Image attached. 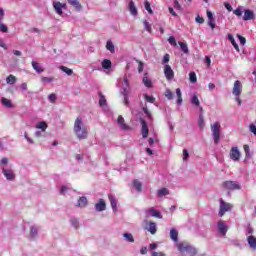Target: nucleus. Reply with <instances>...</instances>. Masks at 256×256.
Listing matches in <instances>:
<instances>
[{
	"label": "nucleus",
	"instance_id": "obj_24",
	"mask_svg": "<svg viewBox=\"0 0 256 256\" xmlns=\"http://www.w3.org/2000/svg\"><path fill=\"white\" fill-rule=\"evenodd\" d=\"M176 96H177V102H176L177 105H178V106L183 105V94H182L180 88H177V89H176Z\"/></svg>",
	"mask_w": 256,
	"mask_h": 256
},
{
	"label": "nucleus",
	"instance_id": "obj_30",
	"mask_svg": "<svg viewBox=\"0 0 256 256\" xmlns=\"http://www.w3.org/2000/svg\"><path fill=\"white\" fill-rule=\"evenodd\" d=\"M142 83L145 85V87H148L150 89V87H153V83L151 82V79H149V77H147V74L144 75L143 79H142Z\"/></svg>",
	"mask_w": 256,
	"mask_h": 256
},
{
	"label": "nucleus",
	"instance_id": "obj_46",
	"mask_svg": "<svg viewBox=\"0 0 256 256\" xmlns=\"http://www.w3.org/2000/svg\"><path fill=\"white\" fill-rule=\"evenodd\" d=\"M253 226H251L250 224L246 227V233L245 235L248 236V237H251L253 236Z\"/></svg>",
	"mask_w": 256,
	"mask_h": 256
},
{
	"label": "nucleus",
	"instance_id": "obj_14",
	"mask_svg": "<svg viewBox=\"0 0 256 256\" xmlns=\"http://www.w3.org/2000/svg\"><path fill=\"white\" fill-rule=\"evenodd\" d=\"M2 173L7 181H15V171L12 169L2 168Z\"/></svg>",
	"mask_w": 256,
	"mask_h": 256
},
{
	"label": "nucleus",
	"instance_id": "obj_54",
	"mask_svg": "<svg viewBox=\"0 0 256 256\" xmlns=\"http://www.w3.org/2000/svg\"><path fill=\"white\" fill-rule=\"evenodd\" d=\"M48 99L50 101V103H55L57 101V95H55L54 93L50 94L48 96Z\"/></svg>",
	"mask_w": 256,
	"mask_h": 256
},
{
	"label": "nucleus",
	"instance_id": "obj_50",
	"mask_svg": "<svg viewBox=\"0 0 256 256\" xmlns=\"http://www.w3.org/2000/svg\"><path fill=\"white\" fill-rule=\"evenodd\" d=\"M142 111H143V113L146 114V117H148V119L153 118V116L151 115V112L149 111V108H147V105L142 108Z\"/></svg>",
	"mask_w": 256,
	"mask_h": 256
},
{
	"label": "nucleus",
	"instance_id": "obj_9",
	"mask_svg": "<svg viewBox=\"0 0 256 256\" xmlns=\"http://www.w3.org/2000/svg\"><path fill=\"white\" fill-rule=\"evenodd\" d=\"M241 93H243V84H241V81L236 80L234 82L232 94L234 95V97H241Z\"/></svg>",
	"mask_w": 256,
	"mask_h": 256
},
{
	"label": "nucleus",
	"instance_id": "obj_48",
	"mask_svg": "<svg viewBox=\"0 0 256 256\" xmlns=\"http://www.w3.org/2000/svg\"><path fill=\"white\" fill-rule=\"evenodd\" d=\"M143 24L145 31H147L148 33H152L153 30L151 29V24L149 23V21L145 20Z\"/></svg>",
	"mask_w": 256,
	"mask_h": 256
},
{
	"label": "nucleus",
	"instance_id": "obj_56",
	"mask_svg": "<svg viewBox=\"0 0 256 256\" xmlns=\"http://www.w3.org/2000/svg\"><path fill=\"white\" fill-rule=\"evenodd\" d=\"M195 21H196V23H199L200 25H203V23H205V19H203V17H201L199 15L195 18Z\"/></svg>",
	"mask_w": 256,
	"mask_h": 256
},
{
	"label": "nucleus",
	"instance_id": "obj_52",
	"mask_svg": "<svg viewBox=\"0 0 256 256\" xmlns=\"http://www.w3.org/2000/svg\"><path fill=\"white\" fill-rule=\"evenodd\" d=\"M0 31L2 33H7L9 31V28L7 27V25L3 24V22L0 21Z\"/></svg>",
	"mask_w": 256,
	"mask_h": 256
},
{
	"label": "nucleus",
	"instance_id": "obj_45",
	"mask_svg": "<svg viewBox=\"0 0 256 256\" xmlns=\"http://www.w3.org/2000/svg\"><path fill=\"white\" fill-rule=\"evenodd\" d=\"M102 67L103 69H111V60H103L102 61Z\"/></svg>",
	"mask_w": 256,
	"mask_h": 256
},
{
	"label": "nucleus",
	"instance_id": "obj_36",
	"mask_svg": "<svg viewBox=\"0 0 256 256\" xmlns=\"http://www.w3.org/2000/svg\"><path fill=\"white\" fill-rule=\"evenodd\" d=\"M36 129H41V131L47 130V122L41 121L36 124Z\"/></svg>",
	"mask_w": 256,
	"mask_h": 256
},
{
	"label": "nucleus",
	"instance_id": "obj_40",
	"mask_svg": "<svg viewBox=\"0 0 256 256\" xmlns=\"http://www.w3.org/2000/svg\"><path fill=\"white\" fill-rule=\"evenodd\" d=\"M99 97H100V100H99L100 107H105V105H107V99H105V96L101 92L99 93Z\"/></svg>",
	"mask_w": 256,
	"mask_h": 256
},
{
	"label": "nucleus",
	"instance_id": "obj_1",
	"mask_svg": "<svg viewBox=\"0 0 256 256\" xmlns=\"http://www.w3.org/2000/svg\"><path fill=\"white\" fill-rule=\"evenodd\" d=\"M74 133L80 141H83V139H87L89 135V129L85 125V122H83V119L81 117L76 118L74 122Z\"/></svg>",
	"mask_w": 256,
	"mask_h": 256
},
{
	"label": "nucleus",
	"instance_id": "obj_51",
	"mask_svg": "<svg viewBox=\"0 0 256 256\" xmlns=\"http://www.w3.org/2000/svg\"><path fill=\"white\" fill-rule=\"evenodd\" d=\"M41 81H42V83H53V81H55V79L53 77H45V76H43L41 78Z\"/></svg>",
	"mask_w": 256,
	"mask_h": 256
},
{
	"label": "nucleus",
	"instance_id": "obj_28",
	"mask_svg": "<svg viewBox=\"0 0 256 256\" xmlns=\"http://www.w3.org/2000/svg\"><path fill=\"white\" fill-rule=\"evenodd\" d=\"M129 11L131 15L137 16V7L135 6V2H133V0L129 2Z\"/></svg>",
	"mask_w": 256,
	"mask_h": 256
},
{
	"label": "nucleus",
	"instance_id": "obj_4",
	"mask_svg": "<svg viewBox=\"0 0 256 256\" xmlns=\"http://www.w3.org/2000/svg\"><path fill=\"white\" fill-rule=\"evenodd\" d=\"M211 131L215 145H219V141H221V124L219 122L213 123L211 125Z\"/></svg>",
	"mask_w": 256,
	"mask_h": 256
},
{
	"label": "nucleus",
	"instance_id": "obj_15",
	"mask_svg": "<svg viewBox=\"0 0 256 256\" xmlns=\"http://www.w3.org/2000/svg\"><path fill=\"white\" fill-rule=\"evenodd\" d=\"M107 209V204L105 200L99 199V202L95 204V210L101 213V211H105Z\"/></svg>",
	"mask_w": 256,
	"mask_h": 256
},
{
	"label": "nucleus",
	"instance_id": "obj_10",
	"mask_svg": "<svg viewBox=\"0 0 256 256\" xmlns=\"http://www.w3.org/2000/svg\"><path fill=\"white\" fill-rule=\"evenodd\" d=\"M146 217H156V219H163L161 212H159L154 207H151L145 211Z\"/></svg>",
	"mask_w": 256,
	"mask_h": 256
},
{
	"label": "nucleus",
	"instance_id": "obj_49",
	"mask_svg": "<svg viewBox=\"0 0 256 256\" xmlns=\"http://www.w3.org/2000/svg\"><path fill=\"white\" fill-rule=\"evenodd\" d=\"M189 79L191 83H197V74H195V72H190Z\"/></svg>",
	"mask_w": 256,
	"mask_h": 256
},
{
	"label": "nucleus",
	"instance_id": "obj_13",
	"mask_svg": "<svg viewBox=\"0 0 256 256\" xmlns=\"http://www.w3.org/2000/svg\"><path fill=\"white\" fill-rule=\"evenodd\" d=\"M230 159L232 161H240L241 159V152L239 151V148L232 147L230 150Z\"/></svg>",
	"mask_w": 256,
	"mask_h": 256
},
{
	"label": "nucleus",
	"instance_id": "obj_20",
	"mask_svg": "<svg viewBox=\"0 0 256 256\" xmlns=\"http://www.w3.org/2000/svg\"><path fill=\"white\" fill-rule=\"evenodd\" d=\"M88 204V200L87 197L82 196L79 198L76 207H81V208H85V206Z\"/></svg>",
	"mask_w": 256,
	"mask_h": 256
},
{
	"label": "nucleus",
	"instance_id": "obj_16",
	"mask_svg": "<svg viewBox=\"0 0 256 256\" xmlns=\"http://www.w3.org/2000/svg\"><path fill=\"white\" fill-rule=\"evenodd\" d=\"M117 123L122 131H129L130 127L125 123V119L123 118V116L118 117Z\"/></svg>",
	"mask_w": 256,
	"mask_h": 256
},
{
	"label": "nucleus",
	"instance_id": "obj_42",
	"mask_svg": "<svg viewBox=\"0 0 256 256\" xmlns=\"http://www.w3.org/2000/svg\"><path fill=\"white\" fill-rule=\"evenodd\" d=\"M37 235H38L37 227L31 226V229H30V237H31L32 239H35V237H37Z\"/></svg>",
	"mask_w": 256,
	"mask_h": 256
},
{
	"label": "nucleus",
	"instance_id": "obj_35",
	"mask_svg": "<svg viewBox=\"0 0 256 256\" xmlns=\"http://www.w3.org/2000/svg\"><path fill=\"white\" fill-rule=\"evenodd\" d=\"M123 237L128 243H135V238H133V234L131 233H124Z\"/></svg>",
	"mask_w": 256,
	"mask_h": 256
},
{
	"label": "nucleus",
	"instance_id": "obj_44",
	"mask_svg": "<svg viewBox=\"0 0 256 256\" xmlns=\"http://www.w3.org/2000/svg\"><path fill=\"white\" fill-rule=\"evenodd\" d=\"M70 223L74 229H79V219L71 218Z\"/></svg>",
	"mask_w": 256,
	"mask_h": 256
},
{
	"label": "nucleus",
	"instance_id": "obj_38",
	"mask_svg": "<svg viewBox=\"0 0 256 256\" xmlns=\"http://www.w3.org/2000/svg\"><path fill=\"white\" fill-rule=\"evenodd\" d=\"M164 95H165L166 99H168V101H171V100H173V98H174L173 92H172L171 89H169V88H167V89L165 90Z\"/></svg>",
	"mask_w": 256,
	"mask_h": 256
},
{
	"label": "nucleus",
	"instance_id": "obj_22",
	"mask_svg": "<svg viewBox=\"0 0 256 256\" xmlns=\"http://www.w3.org/2000/svg\"><path fill=\"white\" fill-rule=\"evenodd\" d=\"M147 231H149L151 235H155L157 233V224L155 222H150Z\"/></svg>",
	"mask_w": 256,
	"mask_h": 256
},
{
	"label": "nucleus",
	"instance_id": "obj_8",
	"mask_svg": "<svg viewBox=\"0 0 256 256\" xmlns=\"http://www.w3.org/2000/svg\"><path fill=\"white\" fill-rule=\"evenodd\" d=\"M219 201H220V210L218 215L219 217H223V215H225L227 211H231V209H233V205L231 203H227L223 201V198H220Z\"/></svg>",
	"mask_w": 256,
	"mask_h": 256
},
{
	"label": "nucleus",
	"instance_id": "obj_39",
	"mask_svg": "<svg viewBox=\"0 0 256 256\" xmlns=\"http://www.w3.org/2000/svg\"><path fill=\"white\" fill-rule=\"evenodd\" d=\"M198 127H200V129H204L205 127V118L202 114L198 117Z\"/></svg>",
	"mask_w": 256,
	"mask_h": 256
},
{
	"label": "nucleus",
	"instance_id": "obj_17",
	"mask_svg": "<svg viewBox=\"0 0 256 256\" xmlns=\"http://www.w3.org/2000/svg\"><path fill=\"white\" fill-rule=\"evenodd\" d=\"M247 243H248L250 249H252V251H256V237L255 236H248Z\"/></svg>",
	"mask_w": 256,
	"mask_h": 256
},
{
	"label": "nucleus",
	"instance_id": "obj_34",
	"mask_svg": "<svg viewBox=\"0 0 256 256\" xmlns=\"http://www.w3.org/2000/svg\"><path fill=\"white\" fill-rule=\"evenodd\" d=\"M106 49L107 51H110V53H115V45L111 40H108L106 43Z\"/></svg>",
	"mask_w": 256,
	"mask_h": 256
},
{
	"label": "nucleus",
	"instance_id": "obj_5",
	"mask_svg": "<svg viewBox=\"0 0 256 256\" xmlns=\"http://www.w3.org/2000/svg\"><path fill=\"white\" fill-rule=\"evenodd\" d=\"M129 80L127 79V77H124V86L121 89V94L124 97V105H126V107H129Z\"/></svg>",
	"mask_w": 256,
	"mask_h": 256
},
{
	"label": "nucleus",
	"instance_id": "obj_3",
	"mask_svg": "<svg viewBox=\"0 0 256 256\" xmlns=\"http://www.w3.org/2000/svg\"><path fill=\"white\" fill-rule=\"evenodd\" d=\"M177 249L180 253H187L190 256H195L198 253L195 246L189 245V244H187V242L178 243Z\"/></svg>",
	"mask_w": 256,
	"mask_h": 256
},
{
	"label": "nucleus",
	"instance_id": "obj_23",
	"mask_svg": "<svg viewBox=\"0 0 256 256\" xmlns=\"http://www.w3.org/2000/svg\"><path fill=\"white\" fill-rule=\"evenodd\" d=\"M132 185L138 193H141V191H143V183H141V181L133 180Z\"/></svg>",
	"mask_w": 256,
	"mask_h": 256
},
{
	"label": "nucleus",
	"instance_id": "obj_41",
	"mask_svg": "<svg viewBox=\"0 0 256 256\" xmlns=\"http://www.w3.org/2000/svg\"><path fill=\"white\" fill-rule=\"evenodd\" d=\"M60 69L63 73H66V75H73V70L71 68H67V66H60Z\"/></svg>",
	"mask_w": 256,
	"mask_h": 256
},
{
	"label": "nucleus",
	"instance_id": "obj_29",
	"mask_svg": "<svg viewBox=\"0 0 256 256\" xmlns=\"http://www.w3.org/2000/svg\"><path fill=\"white\" fill-rule=\"evenodd\" d=\"M1 103H2V105H3L4 107H7L8 109H11V108L13 107V103L11 102V100H9V99H7V98H5V97H3V98L1 99Z\"/></svg>",
	"mask_w": 256,
	"mask_h": 256
},
{
	"label": "nucleus",
	"instance_id": "obj_26",
	"mask_svg": "<svg viewBox=\"0 0 256 256\" xmlns=\"http://www.w3.org/2000/svg\"><path fill=\"white\" fill-rule=\"evenodd\" d=\"M190 103L194 105V107H199L201 105V101H199V97L197 95H192L190 98Z\"/></svg>",
	"mask_w": 256,
	"mask_h": 256
},
{
	"label": "nucleus",
	"instance_id": "obj_7",
	"mask_svg": "<svg viewBox=\"0 0 256 256\" xmlns=\"http://www.w3.org/2000/svg\"><path fill=\"white\" fill-rule=\"evenodd\" d=\"M53 9L60 17L63 15V10L67 11V3H61L59 1L52 2Z\"/></svg>",
	"mask_w": 256,
	"mask_h": 256
},
{
	"label": "nucleus",
	"instance_id": "obj_33",
	"mask_svg": "<svg viewBox=\"0 0 256 256\" xmlns=\"http://www.w3.org/2000/svg\"><path fill=\"white\" fill-rule=\"evenodd\" d=\"M169 195V189L167 188H161L157 191V197H165Z\"/></svg>",
	"mask_w": 256,
	"mask_h": 256
},
{
	"label": "nucleus",
	"instance_id": "obj_57",
	"mask_svg": "<svg viewBox=\"0 0 256 256\" xmlns=\"http://www.w3.org/2000/svg\"><path fill=\"white\" fill-rule=\"evenodd\" d=\"M170 56L169 54H165L162 60L163 65H167L169 63Z\"/></svg>",
	"mask_w": 256,
	"mask_h": 256
},
{
	"label": "nucleus",
	"instance_id": "obj_32",
	"mask_svg": "<svg viewBox=\"0 0 256 256\" xmlns=\"http://www.w3.org/2000/svg\"><path fill=\"white\" fill-rule=\"evenodd\" d=\"M6 83L7 85H15V83H17V77L13 76L12 74H10L7 78H6Z\"/></svg>",
	"mask_w": 256,
	"mask_h": 256
},
{
	"label": "nucleus",
	"instance_id": "obj_21",
	"mask_svg": "<svg viewBox=\"0 0 256 256\" xmlns=\"http://www.w3.org/2000/svg\"><path fill=\"white\" fill-rule=\"evenodd\" d=\"M170 237H171L172 241L177 243V241H179V232H177V230L175 228H172L170 230Z\"/></svg>",
	"mask_w": 256,
	"mask_h": 256
},
{
	"label": "nucleus",
	"instance_id": "obj_58",
	"mask_svg": "<svg viewBox=\"0 0 256 256\" xmlns=\"http://www.w3.org/2000/svg\"><path fill=\"white\" fill-rule=\"evenodd\" d=\"M189 159V151L187 149L183 150V161H187Z\"/></svg>",
	"mask_w": 256,
	"mask_h": 256
},
{
	"label": "nucleus",
	"instance_id": "obj_55",
	"mask_svg": "<svg viewBox=\"0 0 256 256\" xmlns=\"http://www.w3.org/2000/svg\"><path fill=\"white\" fill-rule=\"evenodd\" d=\"M230 243L234 247H240L241 246V242H239V240H237V239L231 240Z\"/></svg>",
	"mask_w": 256,
	"mask_h": 256
},
{
	"label": "nucleus",
	"instance_id": "obj_61",
	"mask_svg": "<svg viewBox=\"0 0 256 256\" xmlns=\"http://www.w3.org/2000/svg\"><path fill=\"white\" fill-rule=\"evenodd\" d=\"M151 256H165V253L152 251V252H151Z\"/></svg>",
	"mask_w": 256,
	"mask_h": 256
},
{
	"label": "nucleus",
	"instance_id": "obj_53",
	"mask_svg": "<svg viewBox=\"0 0 256 256\" xmlns=\"http://www.w3.org/2000/svg\"><path fill=\"white\" fill-rule=\"evenodd\" d=\"M168 43H169L170 45H173L174 47H177V40H175V38H174L173 36H170V37L168 38Z\"/></svg>",
	"mask_w": 256,
	"mask_h": 256
},
{
	"label": "nucleus",
	"instance_id": "obj_2",
	"mask_svg": "<svg viewBox=\"0 0 256 256\" xmlns=\"http://www.w3.org/2000/svg\"><path fill=\"white\" fill-rule=\"evenodd\" d=\"M243 13V21H253V19H255V13L253 12V10H245L243 6H238L237 9L233 11V14L236 15V17H242Z\"/></svg>",
	"mask_w": 256,
	"mask_h": 256
},
{
	"label": "nucleus",
	"instance_id": "obj_59",
	"mask_svg": "<svg viewBox=\"0 0 256 256\" xmlns=\"http://www.w3.org/2000/svg\"><path fill=\"white\" fill-rule=\"evenodd\" d=\"M244 151H245L246 157H251V152L249 150V145H244Z\"/></svg>",
	"mask_w": 256,
	"mask_h": 256
},
{
	"label": "nucleus",
	"instance_id": "obj_31",
	"mask_svg": "<svg viewBox=\"0 0 256 256\" xmlns=\"http://www.w3.org/2000/svg\"><path fill=\"white\" fill-rule=\"evenodd\" d=\"M178 45H180L181 51L184 52L185 55H188V53H189V46H187V43H185V42H178Z\"/></svg>",
	"mask_w": 256,
	"mask_h": 256
},
{
	"label": "nucleus",
	"instance_id": "obj_63",
	"mask_svg": "<svg viewBox=\"0 0 256 256\" xmlns=\"http://www.w3.org/2000/svg\"><path fill=\"white\" fill-rule=\"evenodd\" d=\"M174 9L181 10V4H179L178 0H174Z\"/></svg>",
	"mask_w": 256,
	"mask_h": 256
},
{
	"label": "nucleus",
	"instance_id": "obj_12",
	"mask_svg": "<svg viewBox=\"0 0 256 256\" xmlns=\"http://www.w3.org/2000/svg\"><path fill=\"white\" fill-rule=\"evenodd\" d=\"M164 75L168 81H172V79L175 77V72L169 64L164 66Z\"/></svg>",
	"mask_w": 256,
	"mask_h": 256
},
{
	"label": "nucleus",
	"instance_id": "obj_60",
	"mask_svg": "<svg viewBox=\"0 0 256 256\" xmlns=\"http://www.w3.org/2000/svg\"><path fill=\"white\" fill-rule=\"evenodd\" d=\"M24 138L26 139V141H28L31 145H33L34 141L33 139H31L29 137V134H27V132H24Z\"/></svg>",
	"mask_w": 256,
	"mask_h": 256
},
{
	"label": "nucleus",
	"instance_id": "obj_64",
	"mask_svg": "<svg viewBox=\"0 0 256 256\" xmlns=\"http://www.w3.org/2000/svg\"><path fill=\"white\" fill-rule=\"evenodd\" d=\"M207 17H208V21H213V13L209 10H207Z\"/></svg>",
	"mask_w": 256,
	"mask_h": 256
},
{
	"label": "nucleus",
	"instance_id": "obj_19",
	"mask_svg": "<svg viewBox=\"0 0 256 256\" xmlns=\"http://www.w3.org/2000/svg\"><path fill=\"white\" fill-rule=\"evenodd\" d=\"M142 137L143 139H147V137H149V128L147 127V122H145V120L142 121Z\"/></svg>",
	"mask_w": 256,
	"mask_h": 256
},
{
	"label": "nucleus",
	"instance_id": "obj_47",
	"mask_svg": "<svg viewBox=\"0 0 256 256\" xmlns=\"http://www.w3.org/2000/svg\"><path fill=\"white\" fill-rule=\"evenodd\" d=\"M143 97L147 103H155V97L149 96L148 94H143Z\"/></svg>",
	"mask_w": 256,
	"mask_h": 256
},
{
	"label": "nucleus",
	"instance_id": "obj_62",
	"mask_svg": "<svg viewBox=\"0 0 256 256\" xmlns=\"http://www.w3.org/2000/svg\"><path fill=\"white\" fill-rule=\"evenodd\" d=\"M249 129H250L251 133L256 135V126H255V124H250Z\"/></svg>",
	"mask_w": 256,
	"mask_h": 256
},
{
	"label": "nucleus",
	"instance_id": "obj_18",
	"mask_svg": "<svg viewBox=\"0 0 256 256\" xmlns=\"http://www.w3.org/2000/svg\"><path fill=\"white\" fill-rule=\"evenodd\" d=\"M108 199L110 201L112 211L114 213H117V200L115 199V196H113V194H110L108 195Z\"/></svg>",
	"mask_w": 256,
	"mask_h": 256
},
{
	"label": "nucleus",
	"instance_id": "obj_11",
	"mask_svg": "<svg viewBox=\"0 0 256 256\" xmlns=\"http://www.w3.org/2000/svg\"><path fill=\"white\" fill-rule=\"evenodd\" d=\"M217 229L218 233H220L222 237H225V235H227V231H229V226H227V223H225V221H219L217 223Z\"/></svg>",
	"mask_w": 256,
	"mask_h": 256
},
{
	"label": "nucleus",
	"instance_id": "obj_6",
	"mask_svg": "<svg viewBox=\"0 0 256 256\" xmlns=\"http://www.w3.org/2000/svg\"><path fill=\"white\" fill-rule=\"evenodd\" d=\"M222 187H224V189H227L228 191L241 190V184H239L237 181H231V180L223 182Z\"/></svg>",
	"mask_w": 256,
	"mask_h": 256
},
{
	"label": "nucleus",
	"instance_id": "obj_25",
	"mask_svg": "<svg viewBox=\"0 0 256 256\" xmlns=\"http://www.w3.org/2000/svg\"><path fill=\"white\" fill-rule=\"evenodd\" d=\"M69 5H72V7H75L76 11H81L82 6L79 0H68Z\"/></svg>",
	"mask_w": 256,
	"mask_h": 256
},
{
	"label": "nucleus",
	"instance_id": "obj_37",
	"mask_svg": "<svg viewBox=\"0 0 256 256\" xmlns=\"http://www.w3.org/2000/svg\"><path fill=\"white\" fill-rule=\"evenodd\" d=\"M228 39L231 42V44L233 45L234 49H236V51H239V45L235 41V38L233 37V35L229 34Z\"/></svg>",
	"mask_w": 256,
	"mask_h": 256
},
{
	"label": "nucleus",
	"instance_id": "obj_27",
	"mask_svg": "<svg viewBox=\"0 0 256 256\" xmlns=\"http://www.w3.org/2000/svg\"><path fill=\"white\" fill-rule=\"evenodd\" d=\"M32 67L36 73H43L45 69L41 67V65L35 61H32Z\"/></svg>",
	"mask_w": 256,
	"mask_h": 256
},
{
	"label": "nucleus",
	"instance_id": "obj_43",
	"mask_svg": "<svg viewBox=\"0 0 256 256\" xmlns=\"http://www.w3.org/2000/svg\"><path fill=\"white\" fill-rule=\"evenodd\" d=\"M144 7L146 11L149 13V15H153V9H151V3H149V1L146 0L144 2Z\"/></svg>",
	"mask_w": 256,
	"mask_h": 256
}]
</instances>
